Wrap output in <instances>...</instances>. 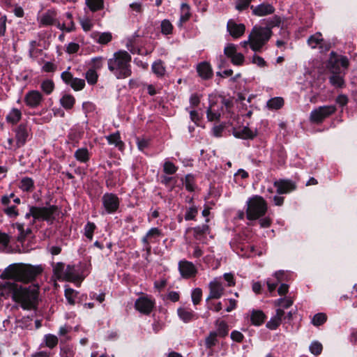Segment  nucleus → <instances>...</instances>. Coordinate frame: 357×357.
Segmentation results:
<instances>
[{
	"label": "nucleus",
	"mask_w": 357,
	"mask_h": 357,
	"mask_svg": "<svg viewBox=\"0 0 357 357\" xmlns=\"http://www.w3.org/2000/svg\"><path fill=\"white\" fill-rule=\"evenodd\" d=\"M135 308L139 312L148 314L153 308L154 302L151 298L142 296L135 301Z\"/></svg>",
	"instance_id": "obj_12"
},
{
	"label": "nucleus",
	"mask_w": 357,
	"mask_h": 357,
	"mask_svg": "<svg viewBox=\"0 0 357 357\" xmlns=\"http://www.w3.org/2000/svg\"><path fill=\"white\" fill-rule=\"evenodd\" d=\"M236 53H237V48L234 44H227L224 49V54L229 58H231Z\"/></svg>",
	"instance_id": "obj_55"
},
{
	"label": "nucleus",
	"mask_w": 357,
	"mask_h": 357,
	"mask_svg": "<svg viewBox=\"0 0 357 357\" xmlns=\"http://www.w3.org/2000/svg\"><path fill=\"white\" fill-rule=\"evenodd\" d=\"M161 235L160 231L157 228H151L146 234V235L142 238V241L146 247L147 251L151 250V243L155 241L157 238Z\"/></svg>",
	"instance_id": "obj_23"
},
{
	"label": "nucleus",
	"mask_w": 357,
	"mask_h": 357,
	"mask_svg": "<svg viewBox=\"0 0 357 357\" xmlns=\"http://www.w3.org/2000/svg\"><path fill=\"white\" fill-rule=\"evenodd\" d=\"M284 314V312L282 310V309H277L275 315L267 322L266 327L271 330L276 329L280 324Z\"/></svg>",
	"instance_id": "obj_26"
},
{
	"label": "nucleus",
	"mask_w": 357,
	"mask_h": 357,
	"mask_svg": "<svg viewBox=\"0 0 357 357\" xmlns=\"http://www.w3.org/2000/svg\"><path fill=\"white\" fill-rule=\"evenodd\" d=\"M209 294L207 301L210 299H218L221 298L225 291V288L220 281V278H215L208 284Z\"/></svg>",
	"instance_id": "obj_9"
},
{
	"label": "nucleus",
	"mask_w": 357,
	"mask_h": 357,
	"mask_svg": "<svg viewBox=\"0 0 357 357\" xmlns=\"http://www.w3.org/2000/svg\"><path fill=\"white\" fill-rule=\"evenodd\" d=\"M266 211V202L261 197L255 196L248 200L246 214L248 220H257L263 216Z\"/></svg>",
	"instance_id": "obj_5"
},
{
	"label": "nucleus",
	"mask_w": 357,
	"mask_h": 357,
	"mask_svg": "<svg viewBox=\"0 0 357 357\" xmlns=\"http://www.w3.org/2000/svg\"><path fill=\"white\" fill-rule=\"evenodd\" d=\"M91 37L94 41L100 45H106L112 40V35L110 32H93Z\"/></svg>",
	"instance_id": "obj_25"
},
{
	"label": "nucleus",
	"mask_w": 357,
	"mask_h": 357,
	"mask_svg": "<svg viewBox=\"0 0 357 357\" xmlns=\"http://www.w3.org/2000/svg\"><path fill=\"white\" fill-rule=\"evenodd\" d=\"M96 229V225L92 222H88L84 227V234L90 240L93 238V233Z\"/></svg>",
	"instance_id": "obj_61"
},
{
	"label": "nucleus",
	"mask_w": 357,
	"mask_h": 357,
	"mask_svg": "<svg viewBox=\"0 0 357 357\" xmlns=\"http://www.w3.org/2000/svg\"><path fill=\"white\" fill-rule=\"evenodd\" d=\"M55 21V14L54 12L48 11L45 13L40 20V24L43 26H48L54 24Z\"/></svg>",
	"instance_id": "obj_33"
},
{
	"label": "nucleus",
	"mask_w": 357,
	"mask_h": 357,
	"mask_svg": "<svg viewBox=\"0 0 357 357\" xmlns=\"http://www.w3.org/2000/svg\"><path fill=\"white\" fill-rule=\"evenodd\" d=\"M44 339L46 346L50 349L54 348L58 344V338L54 335L47 334Z\"/></svg>",
	"instance_id": "obj_44"
},
{
	"label": "nucleus",
	"mask_w": 357,
	"mask_h": 357,
	"mask_svg": "<svg viewBox=\"0 0 357 357\" xmlns=\"http://www.w3.org/2000/svg\"><path fill=\"white\" fill-rule=\"evenodd\" d=\"M265 319V315L262 311L256 310L253 311L251 314V321L254 325L259 326L261 325Z\"/></svg>",
	"instance_id": "obj_34"
},
{
	"label": "nucleus",
	"mask_w": 357,
	"mask_h": 357,
	"mask_svg": "<svg viewBox=\"0 0 357 357\" xmlns=\"http://www.w3.org/2000/svg\"><path fill=\"white\" fill-rule=\"evenodd\" d=\"M178 314L180 319L184 322H189L195 317V313L193 311L185 308L178 309Z\"/></svg>",
	"instance_id": "obj_29"
},
{
	"label": "nucleus",
	"mask_w": 357,
	"mask_h": 357,
	"mask_svg": "<svg viewBox=\"0 0 357 357\" xmlns=\"http://www.w3.org/2000/svg\"><path fill=\"white\" fill-rule=\"evenodd\" d=\"M43 100V96L42 93L36 90L29 91L24 96V102L26 105L31 108H35L39 106Z\"/></svg>",
	"instance_id": "obj_13"
},
{
	"label": "nucleus",
	"mask_w": 357,
	"mask_h": 357,
	"mask_svg": "<svg viewBox=\"0 0 357 357\" xmlns=\"http://www.w3.org/2000/svg\"><path fill=\"white\" fill-rule=\"evenodd\" d=\"M227 28L230 35L235 38L243 36L245 31V26L243 24H236L232 20L228 21Z\"/></svg>",
	"instance_id": "obj_16"
},
{
	"label": "nucleus",
	"mask_w": 357,
	"mask_h": 357,
	"mask_svg": "<svg viewBox=\"0 0 357 357\" xmlns=\"http://www.w3.org/2000/svg\"><path fill=\"white\" fill-rule=\"evenodd\" d=\"M323 349L322 344L318 341H314L310 346V351L314 355H319Z\"/></svg>",
	"instance_id": "obj_51"
},
{
	"label": "nucleus",
	"mask_w": 357,
	"mask_h": 357,
	"mask_svg": "<svg viewBox=\"0 0 357 357\" xmlns=\"http://www.w3.org/2000/svg\"><path fill=\"white\" fill-rule=\"evenodd\" d=\"M103 205L105 210L111 213L117 210L119 206L118 197L113 194H106L102 197Z\"/></svg>",
	"instance_id": "obj_14"
},
{
	"label": "nucleus",
	"mask_w": 357,
	"mask_h": 357,
	"mask_svg": "<svg viewBox=\"0 0 357 357\" xmlns=\"http://www.w3.org/2000/svg\"><path fill=\"white\" fill-rule=\"evenodd\" d=\"M285 273L282 271L275 272L273 276L268 278L266 281L267 287L270 292H273L278 283L284 280Z\"/></svg>",
	"instance_id": "obj_21"
},
{
	"label": "nucleus",
	"mask_w": 357,
	"mask_h": 357,
	"mask_svg": "<svg viewBox=\"0 0 357 357\" xmlns=\"http://www.w3.org/2000/svg\"><path fill=\"white\" fill-rule=\"evenodd\" d=\"M274 305L278 307L277 309L280 308L284 311V309H287L293 305V300L289 297L279 298L274 301Z\"/></svg>",
	"instance_id": "obj_30"
},
{
	"label": "nucleus",
	"mask_w": 357,
	"mask_h": 357,
	"mask_svg": "<svg viewBox=\"0 0 357 357\" xmlns=\"http://www.w3.org/2000/svg\"><path fill=\"white\" fill-rule=\"evenodd\" d=\"M63 280L71 281V282H78L80 280V278L77 273L74 266H68L65 269V275Z\"/></svg>",
	"instance_id": "obj_28"
},
{
	"label": "nucleus",
	"mask_w": 357,
	"mask_h": 357,
	"mask_svg": "<svg viewBox=\"0 0 357 357\" xmlns=\"http://www.w3.org/2000/svg\"><path fill=\"white\" fill-rule=\"evenodd\" d=\"M77 293L70 288H67L65 290V296L68 300V303L71 305L75 304V298L76 297Z\"/></svg>",
	"instance_id": "obj_58"
},
{
	"label": "nucleus",
	"mask_w": 357,
	"mask_h": 357,
	"mask_svg": "<svg viewBox=\"0 0 357 357\" xmlns=\"http://www.w3.org/2000/svg\"><path fill=\"white\" fill-rule=\"evenodd\" d=\"M197 72L200 77L204 79H208L212 75V69L208 63L202 62L197 66Z\"/></svg>",
	"instance_id": "obj_27"
},
{
	"label": "nucleus",
	"mask_w": 357,
	"mask_h": 357,
	"mask_svg": "<svg viewBox=\"0 0 357 357\" xmlns=\"http://www.w3.org/2000/svg\"><path fill=\"white\" fill-rule=\"evenodd\" d=\"M307 44L312 49L319 48L321 52L327 51L331 47L330 44L324 40L319 32L309 37Z\"/></svg>",
	"instance_id": "obj_10"
},
{
	"label": "nucleus",
	"mask_w": 357,
	"mask_h": 357,
	"mask_svg": "<svg viewBox=\"0 0 357 357\" xmlns=\"http://www.w3.org/2000/svg\"><path fill=\"white\" fill-rule=\"evenodd\" d=\"M285 273L282 271L275 272L273 276L268 278L266 281L267 287L270 292H273L278 283L284 280Z\"/></svg>",
	"instance_id": "obj_20"
},
{
	"label": "nucleus",
	"mask_w": 357,
	"mask_h": 357,
	"mask_svg": "<svg viewBox=\"0 0 357 357\" xmlns=\"http://www.w3.org/2000/svg\"><path fill=\"white\" fill-rule=\"evenodd\" d=\"M14 227H16L19 231V235L17 236L18 241L23 242V241L26 237V233H25L24 225L17 222L14 225Z\"/></svg>",
	"instance_id": "obj_57"
},
{
	"label": "nucleus",
	"mask_w": 357,
	"mask_h": 357,
	"mask_svg": "<svg viewBox=\"0 0 357 357\" xmlns=\"http://www.w3.org/2000/svg\"><path fill=\"white\" fill-rule=\"evenodd\" d=\"M104 59L102 56L94 57L91 61V68L94 70H100L103 65Z\"/></svg>",
	"instance_id": "obj_52"
},
{
	"label": "nucleus",
	"mask_w": 357,
	"mask_h": 357,
	"mask_svg": "<svg viewBox=\"0 0 357 357\" xmlns=\"http://www.w3.org/2000/svg\"><path fill=\"white\" fill-rule=\"evenodd\" d=\"M278 194H287L296 188L295 184L289 180H280L274 182Z\"/></svg>",
	"instance_id": "obj_17"
},
{
	"label": "nucleus",
	"mask_w": 357,
	"mask_h": 357,
	"mask_svg": "<svg viewBox=\"0 0 357 357\" xmlns=\"http://www.w3.org/2000/svg\"><path fill=\"white\" fill-rule=\"evenodd\" d=\"M218 333L220 336H225L228 333V327L227 324L223 321L217 322Z\"/></svg>",
	"instance_id": "obj_59"
},
{
	"label": "nucleus",
	"mask_w": 357,
	"mask_h": 357,
	"mask_svg": "<svg viewBox=\"0 0 357 357\" xmlns=\"http://www.w3.org/2000/svg\"><path fill=\"white\" fill-rule=\"evenodd\" d=\"M326 319L327 317L325 314L317 313L313 317L312 323L314 326H319L325 323Z\"/></svg>",
	"instance_id": "obj_47"
},
{
	"label": "nucleus",
	"mask_w": 357,
	"mask_h": 357,
	"mask_svg": "<svg viewBox=\"0 0 357 357\" xmlns=\"http://www.w3.org/2000/svg\"><path fill=\"white\" fill-rule=\"evenodd\" d=\"M41 89L45 93L50 94L54 89V84L50 79H45L41 83Z\"/></svg>",
	"instance_id": "obj_48"
},
{
	"label": "nucleus",
	"mask_w": 357,
	"mask_h": 357,
	"mask_svg": "<svg viewBox=\"0 0 357 357\" xmlns=\"http://www.w3.org/2000/svg\"><path fill=\"white\" fill-rule=\"evenodd\" d=\"M220 116V113L215 109L214 105H211L207 111V118L209 121H216Z\"/></svg>",
	"instance_id": "obj_46"
},
{
	"label": "nucleus",
	"mask_w": 357,
	"mask_h": 357,
	"mask_svg": "<svg viewBox=\"0 0 357 357\" xmlns=\"http://www.w3.org/2000/svg\"><path fill=\"white\" fill-rule=\"evenodd\" d=\"M349 66L348 59L342 55H338L334 52H331L327 63V68L333 74H340Z\"/></svg>",
	"instance_id": "obj_6"
},
{
	"label": "nucleus",
	"mask_w": 357,
	"mask_h": 357,
	"mask_svg": "<svg viewBox=\"0 0 357 357\" xmlns=\"http://www.w3.org/2000/svg\"><path fill=\"white\" fill-rule=\"evenodd\" d=\"M79 23L84 31H90L93 27V22L88 17L79 18Z\"/></svg>",
	"instance_id": "obj_50"
},
{
	"label": "nucleus",
	"mask_w": 357,
	"mask_h": 357,
	"mask_svg": "<svg viewBox=\"0 0 357 357\" xmlns=\"http://www.w3.org/2000/svg\"><path fill=\"white\" fill-rule=\"evenodd\" d=\"M163 171L167 174H173L177 171V167L170 161H165L163 165Z\"/></svg>",
	"instance_id": "obj_54"
},
{
	"label": "nucleus",
	"mask_w": 357,
	"mask_h": 357,
	"mask_svg": "<svg viewBox=\"0 0 357 357\" xmlns=\"http://www.w3.org/2000/svg\"><path fill=\"white\" fill-rule=\"evenodd\" d=\"M42 271L41 266H32L22 263L13 264L3 270L0 278L27 283L34 280Z\"/></svg>",
	"instance_id": "obj_2"
},
{
	"label": "nucleus",
	"mask_w": 357,
	"mask_h": 357,
	"mask_svg": "<svg viewBox=\"0 0 357 357\" xmlns=\"http://www.w3.org/2000/svg\"><path fill=\"white\" fill-rule=\"evenodd\" d=\"M257 132L256 129H250L247 126L239 127L233 130L234 136L243 139H253L257 135Z\"/></svg>",
	"instance_id": "obj_15"
},
{
	"label": "nucleus",
	"mask_w": 357,
	"mask_h": 357,
	"mask_svg": "<svg viewBox=\"0 0 357 357\" xmlns=\"http://www.w3.org/2000/svg\"><path fill=\"white\" fill-rule=\"evenodd\" d=\"M202 295V291L199 288L195 289L192 292V300L195 305L199 303Z\"/></svg>",
	"instance_id": "obj_63"
},
{
	"label": "nucleus",
	"mask_w": 357,
	"mask_h": 357,
	"mask_svg": "<svg viewBox=\"0 0 357 357\" xmlns=\"http://www.w3.org/2000/svg\"><path fill=\"white\" fill-rule=\"evenodd\" d=\"M285 273L282 271L275 272L273 276L268 278L266 281L267 287L270 292H273L278 283L284 280Z\"/></svg>",
	"instance_id": "obj_22"
},
{
	"label": "nucleus",
	"mask_w": 357,
	"mask_h": 357,
	"mask_svg": "<svg viewBox=\"0 0 357 357\" xmlns=\"http://www.w3.org/2000/svg\"><path fill=\"white\" fill-rule=\"evenodd\" d=\"M173 26L170 22L167 20H164L161 22V32L163 34L167 35L172 33Z\"/></svg>",
	"instance_id": "obj_56"
},
{
	"label": "nucleus",
	"mask_w": 357,
	"mask_h": 357,
	"mask_svg": "<svg viewBox=\"0 0 357 357\" xmlns=\"http://www.w3.org/2000/svg\"><path fill=\"white\" fill-rule=\"evenodd\" d=\"M0 291L3 296H10L24 310L34 309L38 303L37 285L23 287L13 282H3L0 283Z\"/></svg>",
	"instance_id": "obj_1"
},
{
	"label": "nucleus",
	"mask_w": 357,
	"mask_h": 357,
	"mask_svg": "<svg viewBox=\"0 0 357 357\" xmlns=\"http://www.w3.org/2000/svg\"><path fill=\"white\" fill-rule=\"evenodd\" d=\"M98 75L94 69H89L85 74V78L89 84H95L98 81Z\"/></svg>",
	"instance_id": "obj_42"
},
{
	"label": "nucleus",
	"mask_w": 357,
	"mask_h": 357,
	"mask_svg": "<svg viewBox=\"0 0 357 357\" xmlns=\"http://www.w3.org/2000/svg\"><path fill=\"white\" fill-rule=\"evenodd\" d=\"M183 184L187 190L192 192L195 190V178L192 174H188L185 177Z\"/></svg>",
	"instance_id": "obj_45"
},
{
	"label": "nucleus",
	"mask_w": 357,
	"mask_h": 357,
	"mask_svg": "<svg viewBox=\"0 0 357 357\" xmlns=\"http://www.w3.org/2000/svg\"><path fill=\"white\" fill-rule=\"evenodd\" d=\"M86 4L89 9L93 11H97L103 8V0H85Z\"/></svg>",
	"instance_id": "obj_37"
},
{
	"label": "nucleus",
	"mask_w": 357,
	"mask_h": 357,
	"mask_svg": "<svg viewBox=\"0 0 357 357\" xmlns=\"http://www.w3.org/2000/svg\"><path fill=\"white\" fill-rule=\"evenodd\" d=\"M251 8L253 14L259 17L272 14L275 10L273 6L269 3H261L257 6H252Z\"/></svg>",
	"instance_id": "obj_24"
},
{
	"label": "nucleus",
	"mask_w": 357,
	"mask_h": 357,
	"mask_svg": "<svg viewBox=\"0 0 357 357\" xmlns=\"http://www.w3.org/2000/svg\"><path fill=\"white\" fill-rule=\"evenodd\" d=\"M272 32L269 28L255 26L250 35L251 49L254 52H259L262 47L268 41Z\"/></svg>",
	"instance_id": "obj_4"
},
{
	"label": "nucleus",
	"mask_w": 357,
	"mask_h": 357,
	"mask_svg": "<svg viewBox=\"0 0 357 357\" xmlns=\"http://www.w3.org/2000/svg\"><path fill=\"white\" fill-rule=\"evenodd\" d=\"M75 158L81 162H86L89 160V153L86 148H81L75 152Z\"/></svg>",
	"instance_id": "obj_32"
},
{
	"label": "nucleus",
	"mask_w": 357,
	"mask_h": 357,
	"mask_svg": "<svg viewBox=\"0 0 357 357\" xmlns=\"http://www.w3.org/2000/svg\"><path fill=\"white\" fill-rule=\"evenodd\" d=\"M231 59V61L234 65L241 66L245 61V57L243 54L237 52Z\"/></svg>",
	"instance_id": "obj_60"
},
{
	"label": "nucleus",
	"mask_w": 357,
	"mask_h": 357,
	"mask_svg": "<svg viewBox=\"0 0 357 357\" xmlns=\"http://www.w3.org/2000/svg\"><path fill=\"white\" fill-rule=\"evenodd\" d=\"M58 213V208L55 206L48 207L32 206V213H33V220L32 224L36 220L51 221L55 218Z\"/></svg>",
	"instance_id": "obj_7"
},
{
	"label": "nucleus",
	"mask_w": 357,
	"mask_h": 357,
	"mask_svg": "<svg viewBox=\"0 0 357 357\" xmlns=\"http://www.w3.org/2000/svg\"><path fill=\"white\" fill-rule=\"evenodd\" d=\"M107 139L109 144H114L119 147L120 149H121L123 146L119 132H116L107 136Z\"/></svg>",
	"instance_id": "obj_36"
},
{
	"label": "nucleus",
	"mask_w": 357,
	"mask_h": 357,
	"mask_svg": "<svg viewBox=\"0 0 357 357\" xmlns=\"http://www.w3.org/2000/svg\"><path fill=\"white\" fill-rule=\"evenodd\" d=\"M283 104L284 100L282 98L280 97L271 98L267 102L268 107L273 109H280L283 105Z\"/></svg>",
	"instance_id": "obj_39"
},
{
	"label": "nucleus",
	"mask_w": 357,
	"mask_h": 357,
	"mask_svg": "<svg viewBox=\"0 0 357 357\" xmlns=\"http://www.w3.org/2000/svg\"><path fill=\"white\" fill-rule=\"evenodd\" d=\"M181 274L184 278H190L194 276L197 272L196 268L192 263L183 261L178 265Z\"/></svg>",
	"instance_id": "obj_18"
},
{
	"label": "nucleus",
	"mask_w": 357,
	"mask_h": 357,
	"mask_svg": "<svg viewBox=\"0 0 357 357\" xmlns=\"http://www.w3.org/2000/svg\"><path fill=\"white\" fill-rule=\"evenodd\" d=\"M70 85L75 91H80L85 86V81L82 79L74 77Z\"/></svg>",
	"instance_id": "obj_49"
},
{
	"label": "nucleus",
	"mask_w": 357,
	"mask_h": 357,
	"mask_svg": "<svg viewBox=\"0 0 357 357\" xmlns=\"http://www.w3.org/2000/svg\"><path fill=\"white\" fill-rule=\"evenodd\" d=\"M61 105L66 109H70L75 104V100L71 95H65L61 99Z\"/></svg>",
	"instance_id": "obj_40"
},
{
	"label": "nucleus",
	"mask_w": 357,
	"mask_h": 357,
	"mask_svg": "<svg viewBox=\"0 0 357 357\" xmlns=\"http://www.w3.org/2000/svg\"><path fill=\"white\" fill-rule=\"evenodd\" d=\"M208 226L204 225L202 226L196 227L193 229L194 236L198 239L201 240L202 236L208 233Z\"/></svg>",
	"instance_id": "obj_43"
},
{
	"label": "nucleus",
	"mask_w": 357,
	"mask_h": 357,
	"mask_svg": "<svg viewBox=\"0 0 357 357\" xmlns=\"http://www.w3.org/2000/svg\"><path fill=\"white\" fill-rule=\"evenodd\" d=\"M33 181L29 177L22 178L20 184V188L23 191L29 192L33 189Z\"/></svg>",
	"instance_id": "obj_35"
},
{
	"label": "nucleus",
	"mask_w": 357,
	"mask_h": 357,
	"mask_svg": "<svg viewBox=\"0 0 357 357\" xmlns=\"http://www.w3.org/2000/svg\"><path fill=\"white\" fill-rule=\"evenodd\" d=\"M65 265L63 263H57L54 266V273L59 280H63L65 275Z\"/></svg>",
	"instance_id": "obj_41"
},
{
	"label": "nucleus",
	"mask_w": 357,
	"mask_h": 357,
	"mask_svg": "<svg viewBox=\"0 0 357 357\" xmlns=\"http://www.w3.org/2000/svg\"><path fill=\"white\" fill-rule=\"evenodd\" d=\"M285 273L282 271L275 272L273 276L268 278L266 281L267 287L270 292H273L278 283L284 280Z\"/></svg>",
	"instance_id": "obj_19"
},
{
	"label": "nucleus",
	"mask_w": 357,
	"mask_h": 357,
	"mask_svg": "<svg viewBox=\"0 0 357 357\" xmlns=\"http://www.w3.org/2000/svg\"><path fill=\"white\" fill-rule=\"evenodd\" d=\"M31 135V128L25 124L20 125L15 130L16 148L23 146Z\"/></svg>",
	"instance_id": "obj_11"
},
{
	"label": "nucleus",
	"mask_w": 357,
	"mask_h": 357,
	"mask_svg": "<svg viewBox=\"0 0 357 357\" xmlns=\"http://www.w3.org/2000/svg\"><path fill=\"white\" fill-rule=\"evenodd\" d=\"M131 56L126 51H119L108 59L109 70L117 79H124L131 75L130 68Z\"/></svg>",
	"instance_id": "obj_3"
},
{
	"label": "nucleus",
	"mask_w": 357,
	"mask_h": 357,
	"mask_svg": "<svg viewBox=\"0 0 357 357\" xmlns=\"http://www.w3.org/2000/svg\"><path fill=\"white\" fill-rule=\"evenodd\" d=\"M190 16V8L187 4H183L181 6V21L185 22L187 21Z\"/></svg>",
	"instance_id": "obj_62"
},
{
	"label": "nucleus",
	"mask_w": 357,
	"mask_h": 357,
	"mask_svg": "<svg viewBox=\"0 0 357 357\" xmlns=\"http://www.w3.org/2000/svg\"><path fill=\"white\" fill-rule=\"evenodd\" d=\"M21 116L22 113L20 110L17 109H13L7 115L6 119L8 122L16 123L20 120Z\"/></svg>",
	"instance_id": "obj_38"
},
{
	"label": "nucleus",
	"mask_w": 357,
	"mask_h": 357,
	"mask_svg": "<svg viewBox=\"0 0 357 357\" xmlns=\"http://www.w3.org/2000/svg\"><path fill=\"white\" fill-rule=\"evenodd\" d=\"M197 214V209L195 206L190 207L185 215L186 220H193Z\"/></svg>",
	"instance_id": "obj_64"
},
{
	"label": "nucleus",
	"mask_w": 357,
	"mask_h": 357,
	"mask_svg": "<svg viewBox=\"0 0 357 357\" xmlns=\"http://www.w3.org/2000/svg\"><path fill=\"white\" fill-rule=\"evenodd\" d=\"M336 110L334 105H326L319 107L310 113V120L313 123H320Z\"/></svg>",
	"instance_id": "obj_8"
},
{
	"label": "nucleus",
	"mask_w": 357,
	"mask_h": 357,
	"mask_svg": "<svg viewBox=\"0 0 357 357\" xmlns=\"http://www.w3.org/2000/svg\"><path fill=\"white\" fill-rule=\"evenodd\" d=\"M65 17L66 18L63 22H66V32H71L75 29V25L74 22L72 20V15L70 13H66L65 14Z\"/></svg>",
	"instance_id": "obj_53"
},
{
	"label": "nucleus",
	"mask_w": 357,
	"mask_h": 357,
	"mask_svg": "<svg viewBox=\"0 0 357 357\" xmlns=\"http://www.w3.org/2000/svg\"><path fill=\"white\" fill-rule=\"evenodd\" d=\"M151 68L153 73L159 77L164 76L166 72L163 63L160 60L155 61Z\"/></svg>",
	"instance_id": "obj_31"
}]
</instances>
